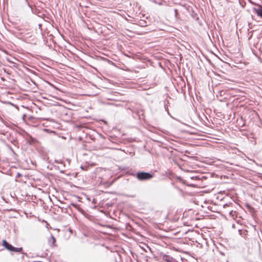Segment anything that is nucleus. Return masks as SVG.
I'll return each mask as SVG.
<instances>
[{
	"instance_id": "obj_6",
	"label": "nucleus",
	"mask_w": 262,
	"mask_h": 262,
	"mask_svg": "<svg viewBox=\"0 0 262 262\" xmlns=\"http://www.w3.org/2000/svg\"><path fill=\"white\" fill-rule=\"evenodd\" d=\"M230 215L233 218L235 219L237 217V213L235 211L231 210L230 212Z\"/></svg>"
},
{
	"instance_id": "obj_13",
	"label": "nucleus",
	"mask_w": 262,
	"mask_h": 262,
	"mask_svg": "<svg viewBox=\"0 0 262 262\" xmlns=\"http://www.w3.org/2000/svg\"><path fill=\"white\" fill-rule=\"evenodd\" d=\"M184 83V86H185V83Z\"/></svg>"
},
{
	"instance_id": "obj_5",
	"label": "nucleus",
	"mask_w": 262,
	"mask_h": 262,
	"mask_svg": "<svg viewBox=\"0 0 262 262\" xmlns=\"http://www.w3.org/2000/svg\"><path fill=\"white\" fill-rule=\"evenodd\" d=\"M254 11L255 12V13L258 16L262 18V9L261 8H255Z\"/></svg>"
},
{
	"instance_id": "obj_3",
	"label": "nucleus",
	"mask_w": 262,
	"mask_h": 262,
	"mask_svg": "<svg viewBox=\"0 0 262 262\" xmlns=\"http://www.w3.org/2000/svg\"><path fill=\"white\" fill-rule=\"evenodd\" d=\"M162 259L165 262H178L173 257L167 255H163Z\"/></svg>"
},
{
	"instance_id": "obj_2",
	"label": "nucleus",
	"mask_w": 262,
	"mask_h": 262,
	"mask_svg": "<svg viewBox=\"0 0 262 262\" xmlns=\"http://www.w3.org/2000/svg\"><path fill=\"white\" fill-rule=\"evenodd\" d=\"M152 175L148 172H140L137 173V178L140 181L149 180L152 178Z\"/></svg>"
},
{
	"instance_id": "obj_4",
	"label": "nucleus",
	"mask_w": 262,
	"mask_h": 262,
	"mask_svg": "<svg viewBox=\"0 0 262 262\" xmlns=\"http://www.w3.org/2000/svg\"><path fill=\"white\" fill-rule=\"evenodd\" d=\"M239 234L246 238L247 237V236L248 235V231L246 230H238Z\"/></svg>"
},
{
	"instance_id": "obj_9",
	"label": "nucleus",
	"mask_w": 262,
	"mask_h": 262,
	"mask_svg": "<svg viewBox=\"0 0 262 262\" xmlns=\"http://www.w3.org/2000/svg\"><path fill=\"white\" fill-rule=\"evenodd\" d=\"M257 75L260 76V77L259 78L257 79V80H262V74H258Z\"/></svg>"
},
{
	"instance_id": "obj_12",
	"label": "nucleus",
	"mask_w": 262,
	"mask_h": 262,
	"mask_svg": "<svg viewBox=\"0 0 262 262\" xmlns=\"http://www.w3.org/2000/svg\"><path fill=\"white\" fill-rule=\"evenodd\" d=\"M178 217H176L174 219L175 220H178Z\"/></svg>"
},
{
	"instance_id": "obj_10",
	"label": "nucleus",
	"mask_w": 262,
	"mask_h": 262,
	"mask_svg": "<svg viewBox=\"0 0 262 262\" xmlns=\"http://www.w3.org/2000/svg\"><path fill=\"white\" fill-rule=\"evenodd\" d=\"M8 61L10 62H12V63H13V61H11V60H10L9 59H8Z\"/></svg>"
},
{
	"instance_id": "obj_14",
	"label": "nucleus",
	"mask_w": 262,
	"mask_h": 262,
	"mask_svg": "<svg viewBox=\"0 0 262 262\" xmlns=\"http://www.w3.org/2000/svg\"><path fill=\"white\" fill-rule=\"evenodd\" d=\"M92 86H94V84L93 83L92 84Z\"/></svg>"
},
{
	"instance_id": "obj_11",
	"label": "nucleus",
	"mask_w": 262,
	"mask_h": 262,
	"mask_svg": "<svg viewBox=\"0 0 262 262\" xmlns=\"http://www.w3.org/2000/svg\"><path fill=\"white\" fill-rule=\"evenodd\" d=\"M188 86H189V83H187Z\"/></svg>"
},
{
	"instance_id": "obj_7",
	"label": "nucleus",
	"mask_w": 262,
	"mask_h": 262,
	"mask_svg": "<svg viewBox=\"0 0 262 262\" xmlns=\"http://www.w3.org/2000/svg\"><path fill=\"white\" fill-rule=\"evenodd\" d=\"M140 24L142 26H146V22H144L143 21V20H141L140 22Z\"/></svg>"
},
{
	"instance_id": "obj_8",
	"label": "nucleus",
	"mask_w": 262,
	"mask_h": 262,
	"mask_svg": "<svg viewBox=\"0 0 262 262\" xmlns=\"http://www.w3.org/2000/svg\"><path fill=\"white\" fill-rule=\"evenodd\" d=\"M51 239L52 241L53 244L55 242L56 239L53 236H51Z\"/></svg>"
},
{
	"instance_id": "obj_15",
	"label": "nucleus",
	"mask_w": 262,
	"mask_h": 262,
	"mask_svg": "<svg viewBox=\"0 0 262 262\" xmlns=\"http://www.w3.org/2000/svg\"><path fill=\"white\" fill-rule=\"evenodd\" d=\"M171 213H169V216H170V215Z\"/></svg>"
},
{
	"instance_id": "obj_1",
	"label": "nucleus",
	"mask_w": 262,
	"mask_h": 262,
	"mask_svg": "<svg viewBox=\"0 0 262 262\" xmlns=\"http://www.w3.org/2000/svg\"><path fill=\"white\" fill-rule=\"evenodd\" d=\"M3 246L7 249L8 250L11 252H21L23 250L22 248H15L14 247L11 245L9 244L6 241L4 240L3 241Z\"/></svg>"
}]
</instances>
